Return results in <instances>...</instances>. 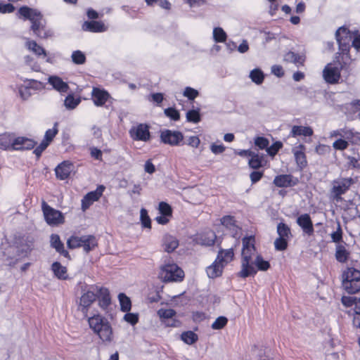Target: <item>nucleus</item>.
<instances>
[{
	"instance_id": "nucleus-59",
	"label": "nucleus",
	"mask_w": 360,
	"mask_h": 360,
	"mask_svg": "<svg viewBox=\"0 0 360 360\" xmlns=\"http://www.w3.org/2000/svg\"><path fill=\"white\" fill-rule=\"evenodd\" d=\"M282 147V144L280 142L274 143L271 146L266 148L267 153L271 155H275L279 149Z\"/></svg>"
},
{
	"instance_id": "nucleus-3",
	"label": "nucleus",
	"mask_w": 360,
	"mask_h": 360,
	"mask_svg": "<svg viewBox=\"0 0 360 360\" xmlns=\"http://www.w3.org/2000/svg\"><path fill=\"white\" fill-rule=\"evenodd\" d=\"M90 328L105 342L113 340L112 328L106 319L100 315H94L88 319Z\"/></svg>"
},
{
	"instance_id": "nucleus-53",
	"label": "nucleus",
	"mask_w": 360,
	"mask_h": 360,
	"mask_svg": "<svg viewBox=\"0 0 360 360\" xmlns=\"http://www.w3.org/2000/svg\"><path fill=\"white\" fill-rule=\"evenodd\" d=\"M159 211L162 215L170 217L172 215V208L170 205L165 202H161L159 204Z\"/></svg>"
},
{
	"instance_id": "nucleus-35",
	"label": "nucleus",
	"mask_w": 360,
	"mask_h": 360,
	"mask_svg": "<svg viewBox=\"0 0 360 360\" xmlns=\"http://www.w3.org/2000/svg\"><path fill=\"white\" fill-rule=\"evenodd\" d=\"M13 138L12 134L6 133L0 135V148L3 150L13 149Z\"/></svg>"
},
{
	"instance_id": "nucleus-22",
	"label": "nucleus",
	"mask_w": 360,
	"mask_h": 360,
	"mask_svg": "<svg viewBox=\"0 0 360 360\" xmlns=\"http://www.w3.org/2000/svg\"><path fill=\"white\" fill-rule=\"evenodd\" d=\"M96 298L98 299L99 306L105 309L110 304L109 291L107 288L97 286Z\"/></svg>"
},
{
	"instance_id": "nucleus-38",
	"label": "nucleus",
	"mask_w": 360,
	"mask_h": 360,
	"mask_svg": "<svg viewBox=\"0 0 360 360\" xmlns=\"http://www.w3.org/2000/svg\"><path fill=\"white\" fill-rule=\"evenodd\" d=\"M277 233L281 238L290 239L291 237L290 229L288 225L283 223H279L277 226Z\"/></svg>"
},
{
	"instance_id": "nucleus-43",
	"label": "nucleus",
	"mask_w": 360,
	"mask_h": 360,
	"mask_svg": "<svg viewBox=\"0 0 360 360\" xmlns=\"http://www.w3.org/2000/svg\"><path fill=\"white\" fill-rule=\"evenodd\" d=\"M226 34L221 27H215L213 30V38L216 42H224Z\"/></svg>"
},
{
	"instance_id": "nucleus-31",
	"label": "nucleus",
	"mask_w": 360,
	"mask_h": 360,
	"mask_svg": "<svg viewBox=\"0 0 360 360\" xmlns=\"http://www.w3.org/2000/svg\"><path fill=\"white\" fill-rule=\"evenodd\" d=\"M164 249L167 252H172L179 246V241L173 236L167 235L163 239Z\"/></svg>"
},
{
	"instance_id": "nucleus-15",
	"label": "nucleus",
	"mask_w": 360,
	"mask_h": 360,
	"mask_svg": "<svg viewBox=\"0 0 360 360\" xmlns=\"http://www.w3.org/2000/svg\"><path fill=\"white\" fill-rule=\"evenodd\" d=\"M74 169L73 164L70 161H63L55 169L56 175L60 180L66 179Z\"/></svg>"
},
{
	"instance_id": "nucleus-46",
	"label": "nucleus",
	"mask_w": 360,
	"mask_h": 360,
	"mask_svg": "<svg viewBox=\"0 0 360 360\" xmlns=\"http://www.w3.org/2000/svg\"><path fill=\"white\" fill-rule=\"evenodd\" d=\"M141 221L143 226L146 228H150V219L146 209L142 208L140 212Z\"/></svg>"
},
{
	"instance_id": "nucleus-63",
	"label": "nucleus",
	"mask_w": 360,
	"mask_h": 360,
	"mask_svg": "<svg viewBox=\"0 0 360 360\" xmlns=\"http://www.w3.org/2000/svg\"><path fill=\"white\" fill-rule=\"evenodd\" d=\"M330 150V147L326 145L319 144L315 148V151L319 155H325Z\"/></svg>"
},
{
	"instance_id": "nucleus-57",
	"label": "nucleus",
	"mask_w": 360,
	"mask_h": 360,
	"mask_svg": "<svg viewBox=\"0 0 360 360\" xmlns=\"http://www.w3.org/2000/svg\"><path fill=\"white\" fill-rule=\"evenodd\" d=\"M342 231L340 225L338 224L336 231L331 233V238L333 242L339 243L342 238Z\"/></svg>"
},
{
	"instance_id": "nucleus-60",
	"label": "nucleus",
	"mask_w": 360,
	"mask_h": 360,
	"mask_svg": "<svg viewBox=\"0 0 360 360\" xmlns=\"http://www.w3.org/2000/svg\"><path fill=\"white\" fill-rule=\"evenodd\" d=\"M124 319L130 324L135 325L139 321V317L137 314L127 313L124 315Z\"/></svg>"
},
{
	"instance_id": "nucleus-45",
	"label": "nucleus",
	"mask_w": 360,
	"mask_h": 360,
	"mask_svg": "<svg viewBox=\"0 0 360 360\" xmlns=\"http://www.w3.org/2000/svg\"><path fill=\"white\" fill-rule=\"evenodd\" d=\"M176 314L174 309H160L158 311V315L160 319H171Z\"/></svg>"
},
{
	"instance_id": "nucleus-1",
	"label": "nucleus",
	"mask_w": 360,
	"mask_h": 360,
	"mask_svg": "<svg viewBox=\"0 0 360 360\" xmlns=\"http://www.w3.org/2000/svg\"><path fill=\"white\" fill-rule=\"evenodd\" d=\"M241 255V270L238 274L241 278L254 276L257 270L266 271L270 267L269 262L257 253L255 238L252 236L243 238Z\"/></svg>"
},
{
	"instance_id": "nucleus-19",
	"label": "nucleus",
	"mask_w": 360,
	"mask_h": 360,
	"mask_svg": "<svg viewBox=\"0 0 360 360\" xmlns=\"http://www.w3.org/2000/svg\"><path fill=\"white\" fill-rule=\"evenodd\" d=\"M304 150L305 146L302 144H300L292 148V153L294 154L296 163L300 169L304 168L307 165Z\"/></svg>"
},
{
	"instance_id": "nucleus-48",
	"label": "nucleus",
	"mask_w": 360,
	"mask_h": 360,
	"mask_svg": "<svg viewBox=\"0 0 360 360\" xmlns=\"http://www.w3.org/2000/svg\"><path fill=\"white\" fill-rule=\"evenodd\" d=\"M288 239L278 237L274 241L275 248L280 251L285 250L288 247Z\"/></svg>"
},
{
	"instance_id": "nucleus-42",
	"label": "nucleus",
	"mask_w": 360,
	"mask_h": 360,
	"mask_svg": "<svg viewBox=\"0 0 360 360\" xmlns=\"http://www.w3.org/2000/svg\"><path fill=\"white\" fill-rule=\"evenodd\" d=\"M181 340L188 345H192L198 340V335L193 331H186L181 334Z\"/></svg>"
},
{
	"instance_id": "nucleus-20",
	"label": "nucleus",
	"mask_w": 360,
	"mask_h": 360,
	"mask_svg": "<svg viewBox=\"0 0 360 360\" xmlns=\"http://www.w3.org/2000/svg\"><path fill=\"white\" fill-rule=\"evenodd\" d=\"M94 103L96 106H102L110 98V94L105 90L94 87L91 93Z\"/></svg>"
},
{
	"instance_id": "nucleus-36",
	"label": "nucleus",
	"mask_w": 360,
	"mask_h": 360,
	"mask_svg": "<svg viewBox=\"0 0 360 360\" xmlns=\"http://www.w3.org/2000/svg\"><path fill=\"white\" fill-rule=\"evenodd\" d=\"M284 60L289 63H293L298 66L304 63V58L303 56H301L292 51H289L285 54Z\"/></svg>"
},
{
	"instance_id": "nucleus-6",
	"label": "nucleus",
	"mask_w": 360,
	"mask_h": 360,
	"mask_svg": "<svg viewBox=\"0 0 360 360\" xmlns=\"http://www.w3.org/2000/svg\"><path fill=\"white\" fill-rule=\"evenodd\" d=\"M69 248L75 249L82 247L86 252L92 250L97 245V240L94 236H72L68 241Z\"/></svg>"
},
{
	"instance_id": "nucleus-9",
	"label": "nucleus",
	"mask_w": 360,
	"mask_h": 360,
	"mask_svg": "<svg viewBox=\"0 0 360 360\" xmlns=\"http://www.w3.org/2000/svg\"><path fill=\"white\" fill-rule=\"evenodd\" d=\"M354 183L352 178H344L333 181L331 189L333 199L339 201L341 199L340 196L345 193Z\"/></svg>"
},
{
	"instance_id": "nucleus-29",
	"label": "nucleus",
	"mask_w": 360,
	"mask_h": 360,
	"mask_svg": "<svg viewBox=\"0 0 360 360\" xmlns=\"http://www.w3.org/2000/svg\"><path fill=\"white\" fill-rule=\"evenodd\" d=\"M313 129L309 127L295 125L292 127L290 135L292 137L298 136H311L313 135Z\"/></svg>"
},
{
	"instance_id": "nucleus-2",
	"label": "nucleus",
	"mask_w": 360,
	"mask_h": 360,
	"mask_svg": "<svg viewBox=\"0 0 360 360\" xmlns=\"http://www.w3.org/2000/svg\"><path fill=\"white\" fill-rule=\"evenodd\" d=\"M18 13L32 22L31 30L37 37L46 39L51 36L50 32L46 30L43 22L42 15L37 10L22 6L19 8Z\"/></svg>"
},
{
	"instance_id": "nucleus-17",
	"label": "nucleus",
	"mask_w": 360,
	"mask_h": 360,
	"mask_svg": "<svg viewBox=\"0 0 360 360\" xmlns=\"http://www.w3.org/2000/svg\"><path fill=\"white\" fill-rule=\"evenodd\" d=\"M36 143L30 139L20 136L13 138V150H30L33 148Z\"/></svg>"
},
{
	"instance_id": "nucleus-4",
	"label": "nucleus",
	"mask_w": 360,
	"mask_h": 360,
	"mask_svg": "<svg viewBox=\"0 0 360 360\" xmlns=\"http://www.w3.org/2000/svg\"><path fill=\"white\" fill-rule=\"evenodd\" d=\"M342 287L349 294L360 291V271L353 267L347 268L342 274Z\"/></svg>"
},
{
	"instance_id": "nucleus-39",
	"label": "nucleus",
	"mask_w": 360,
	"mask_h": 360,
	"mask_svg": "<svg viewBox=\"0 0 360 360\" xmlns=\"http://www.w3.org/2000/svg\"><path fill=\"white\" fill-rule=\"evenodd\" d=\"M251 80L257 84H261L264 81V74L259 69H254L250 73Z\"/></svg>"
},
{
	"instance_id": "nucleus-47",
	"label": "nucleus",
	"mask_w": 360,
	"mask_h": 360,
	"mask_svg": "<svg viewBox=\"0 0 360 360\" xmlns=\"http://www.w3.org/2000/svg\"><path fill=\"white\" fill-rule=\"evenodd\" d=\"M186 119L188 122L198 123L200 120L199 112L197 110H189L186 113Z\"/></svg>"
},
{
	"instance_id": "nucleus-41",
	"label": "nucleus",
	"mask_w": 360,
	"mask_h": 360,
	"mask_svg": "<svg viewBox=\"0 0 360 360\" xmlns=\"http://www.w3.org/2000/svg\"><path fill=\"white\" fill-rule=\"evenodd\" d=\"M71 58L72 61L76 65H82L86 62L85 54L79 50L73 51Z\"/></svg>"
},
{
	"instance_id": "nucleus-16",
	"label": "nucleus",
	"mask_w": 360,
	"mask_h": 360,
	"mask_svg": "<svg viewBox=\"0 0 360 360\" xmlns=\"http://www.w3.org/2000/svg\"><path fill=\"white\" fill-rule=\"evenodd\" d=\"M48 83L51 85L56 91L60 94L68 93L70 89L68 83L65 82L60 77L56 75L49 76Z\"/></svg>"
},
{
	"instance_id": "nucleus-23",
	"label": "nucleus",
	"mask_w": 360,
	"mask_h": 360,
	"mask_svg": "<svg viewBox=\"0 0 360 360\" xmlns=\"http://www.w3.org/2000/svg\"><path fill=\"white\" fill-rule=\"evenodd\" d=\"M296 181L293 180V177L290 174H282L276 176L274 180V184L280 188L289 187L295 185Z\"/></svg>"
},
{
	"instance_id": "nucleus-40",
	"label": "nucleus",
	"mask_w": 360,
	"mask_h": 360,
	"mask_svg": "<svg viewBox=\"0 0 360 360\" xmlns=\"http://www.w3.org/2000/svg\"><path fill=\"white\" fill-rule=\"evenodd\" d=\"M121 309L123 311H129L131 309V304L130 299L124 293L118 295Z\"/></svg>"
},
{
	"instance_id": "nucleus-24",
	"label": "nucleus",
	"mask_w": 360,
	"mask_h": 360,
	"mask_svg": "<svg viewBox=\"0 0 360 360\" xmlns=\"http://www.w3.org/2000/svg\"><path fill=\"white\" fill-rule=\"evenodd\" d=\"M221 221L222 225L229 230L233 237L236 238L238 236L240 229L235 224V221L232 217L225 216L221 219Z\"/></svg>"
},
{
	"instance_id": "nucleus-50",
	"label": "nucleus",
	"mask_w": 360,
	"mask_h": 360,
	"mask_svg": "<svg viewBox=\"0 0 360 360\" xmlns=\"http://www.w3.org/2000/svg\"><path fill=\"white\" fill-rule=\"evenodd\" d=\"M251 158L249 160V165L252 169H258L262 166V160L258 155L254 152L253 155L250 156Z\"/></svg>"
},
{
	"instance_id": "nucleus-14",
	"label": "nucleus",
	"mask_w": 360,
	"mask_h": 360,
	"mask_svg": "<svg viewBox=\"0 0 360 360\" xmlns=\"http://www.w3.org/2000/svg\"><path fill=\"white\" fill-rule=\"evenodd\" d=\"M323 76L328 83L335 84L340 78V71L338 68L333 67L331 64H328L323 71Z\"/></svg>"
},
{
	"instance_id": "nucleus-49",
	"label": "nucleus",
	"mask_w": 360,
	"mask_h": 360,
	"mask_svg": "<svg viewBox=\"0 0 360 360\" xmlns=\"http://www.w3.org/2000/svg\"><path fill=\"white\" fill-rule=\"evenodd\" d=\"M355 316L353 323L355 327L360 329V299L356 302L354 307Z\"/></svg>"
},
{
	"instance_id": "nucleus-52",
	"label": "nucleus",
	"mask_w": 360,
	"mask_h": 360,
	"mask_svg": "<svg viewBox=\"0 0 360 360\" xmlns=\"http://www.w3.org/2000/svg\"><path fill=\"white\" fill-rule=\"evenodd\" d=\"M57 123H55L54 127L52 129H48L45 133V141H48L49 143L51 142L53 139L58 133Z\"/></svg>"
},
{
	"instance_id": "nucleus-25",
	"label": "nucleus",
	"mask_w": 360,
	"mask_h": 360,
	"mask_svg": "<svg viewBox=\"0 0 360 360\" xmlns=\"http://www.w3.org/2000/svg\"><path fill=\"white\" fill-rule=\"evenodd\" d=\"M82 29L93 32H103L107 30V27L101 21H86L82 25Z\"/></svg>"
},
{
	"instance_id": "nucleus-33",
	"label": "nucleus",
	"mask_w": 360,
	"mask_h": 360,
	"mask_svg": "<svg viewBox=\"0 0 360 360\" xmlns=\"http://www.w3.org/2000/svg\"><path fill=\"white\" fill-rule=\"evenodd\" d=\"M354 136V131L352 129L347 128L334 130L330 134V137L331 138L340 137V139L344 138L347 140H351Z\"/></svg>"
},
{
	"instance_id": "nucleus-30",
	"label": "nucleus",
	"mask_w": 360,
	"mask_h": 360,
	"mask_svg": "<svg viewBox=\"0 0 360 360\" xmlns=\"http://www.w3.org/2000/svg\"><path fill=\"white\" fill-rule=\"evenodd\" d=\"M51 245L55 248L62 255L67 257L68 255V251L64 249V245L61 242L60 237L57 234H52L51 236Z\"/></svg>"
},
{
	"instance_id": "nucleus-5",
	"label": "nucleus",
	"mask_w": 360,
	"mask_h": 360,
	"mask_svg": "<svg viewBox=\"0 0 360 360\" xmlns=\"http://www.w3.org/2000/svg\"><path fill=\"white\" fill-rule=\"evenodd\" d=\"M160 278L164 282H179L184 277V271L174 263H168L161 266Z\"/></svg>"
},
{
	"instance_id": "nucleus-8",
	"label": "nucleus",
	"mask_w": 360,
	"mask_h": 360,
	"mask_svg": "<svg viewBox=\"0 0 360 360\" xmlns=\"http://www.w3.org/2000/svg\"><path fill=\"white\" fill-rule=\"evenodd\" d=\"M41 208L45 220L49 225H58L64 222L62 213L51 207L44 200L42 201Z\"/></svg>"
},
{
	"instance_id": "nucleus-56",
	"label": "nucleus",
	"mask_w": 360,
	"mask_h": 360,
	"mask_svg": "<svg viewBox=\"0 0 360 360\" xmlns=\"http://www.w3.org/2000/svg\"><path fill=\"white\" fill-rule=\"evenodd\" d=\"M15 11V7L11 4L0 3V13H11Z\"/></svg>"
},
{
	"instance_id": "nucleus-27",
	"label": "nucleus",
	"mask_w": 360,
	"mask_h": 360,
	"mask_svg": "<svg viewBox=\"0 0 360 360\" xmlns=\"http://www.w3.org/2000/svg\"><path fill=\"white\" fill-rule=\"evenodd\" d=\"M350 255L349 251L346 248V244L338 243L335 248V259L340 263H345Z\"/></svg>"
},
{
	"instance_id": "nucleus-34",
	"label": "nucleus",
	"mask_w": 360,
	"mask_h": 360,
	"mask_svg": "<svg viewBox=\"0 0 360 360\" xmlns=\"http://www.w3.org/2000/svg\"><path fill=\"white\" fill-rule=\"evenodd\" d=\"M52 271H53L55 276L59 278L65 280L68 278L67 269L66 267L62 266L59 262H54L51 266Z\"/></svg>"
},
{
	"instance_id": "nucleus-7",
	"label": "nucleus",
	"mask_w": 360,
	"mask_h": 360,
	"mask_svg": "<svg viewBox=\"0 0 360 360\" xmlns=\"http://www.w3.org/2000/svg\"><path fill=\"white\" fill-rule=\"evenodd\" d=\"M96 285H91L82 290L79 300L78 309L83 314L84 317H88L87 311L89 307L96 299Z\"/></svg>"
},
{
	"instance_id": "nucleus-64",
	"label": "nucleus",
	"mask_w": 360,
	"mask_h": 360,
	"mask_svg": "<svg viewBox=\"0 0 360 360\" xmlns=\"http://www.w3.org/2000/svg\"><path fill=\"white\" fill-rule=\"evenodd\" d=\"M210 149L213 153L219 154L225 150V147L223 145L212 144Z\"/></svg>"
},
{
	"instance_id": "nucleus-13",
	"label": "nucleus",
	"mask_w": 360,
	"mask_h": 360,
	"mask_svg": "<svg viewBox=\"0 0 360 360\" xmlns=\"http://www.w3.org/2000/svg\"><path fill=\"white\" fill-rule=\"evenodd\" d=\"M105 189L103 186H99L96 191L88 193L82 200V209L85 211L94 202L97 201Z\"/></svg>"
},
{
	"instance_id": "nucleus-37",
	"label": "nucleus",
	"mask_w": 360,
	"mask_h": 360,
	"mask_svg": "<svg viewBox=\"0 0 360 360\" xmlns=\"http://www.w3.org/2000/svg\"><path fill=\"white\" fill-rule=\"evenodd\" d=\"M80 103L79 98H75L73 95L69 94L64 101V105L67 109L73 110Z\"/></svg>"
},
{
	"instance_id": "nucleus-18",
	"label": "nucleus",
	"mask_w": 360,
	"mask_h": 360,
	"mask_svg": "<svg viewBox=\"0 0 360 360\" xmlns=\"http://www.w3.org/2000/svg\"><path fill=\"white\" fill-rule=\"evenodd\" d=\"M297 224L302 228L303 232L308 236L314 234V230L311 219L308 214H303L297 217Z\"/></svg>"
},
{
	"instance_id": "nucleus-62",
	"label": "nucleus",
	"mask_w": 360,
	"mask_h": 360,
	"mask_svg": "<svg viewBox=\"0 0 360 360\" xmlns=\"http://www.w3.org/2000/svg\"><path fill=\"white\" fill-rule=\"evenodd\" d=\"M200 143V140L196 136H190L187 140V144L193 148H198Z\"/></svg>"
},
{
	"instance_id": "nucleus-11",
	"label": "nucleus",
	"mask_w": 360,
	"mask_h": 360,
	"mask_svg": "<svg viewBox=\"0 0 360 360\" xmlns=\"http://www.w3.org/2000/svg\"><path fill=\"white\" fill-rule=\"evenodd\" d=\"M161 141L170 146H179L184 140V135L179 131L165 129L161 131Z\"/></svg>"
},
{
	"instance_id": "nucleus-51",
	"label": "nucleus",
	"mask_w": 360,
	"mask_h": 360,
	"mask_svg": "<svg viewBox=\"0 0 360 360\" xmlns=\"http://www.w3.org/2000/svg\"><path fill=\"white\" fill-rule=\"evenodd\" d=\"M165 114L167 117H169L171 120L174 121H177L180 118V114L178 110L173 108H168L165 110Z\"/></svg>"
},
{
	"instance_id": "nucleus-61",
	"label": "nucleus",
	"mask_w": 360,
	"mask_h": 360,
	"mask_svg": "<svg viewBox=\"0 0 360 360\" xmlns=\"http://www.w3.org/2000/svg\"><path fill=\"white\" fill-rule=\"evenodd\" d=\"M49 145V143L48 141L43 140L40 145L34 149V153L37 155V158H39Z\"/></svg>"
},
{
	"instance_id": "nucleus-58",
	"label": "nucleus",
	"mask_w": 360,
	"mask_h": 360,
	"mask_svg": "<svg viewBox=\"0 0 360 360\" xmlns=\"http://www.w3.org/2000/svg\"><path fill=\"white\" fill-rule=\"evenodd\" d=\"M255 144L260 149H264L267 148L269 145V141L264 137H257L255 140Z\"/></svg>"
},
{
	"instance_id": "nucleus-55",
	"label": "nucleus",
	"mask_w": 360,
	"mask_h": 360,
	"mask_svg": "<svg viewBox=\"0 0 360 360\" xmlns=\"http://www.w3.org/2000/svg\"><path fill=\"white\" fill-rule=\"evenodd\" d=\"M348 142L342 139H339L333 143V147L335 150H343L348 147Z\"/></svg>"
},
{
	"instance_id": "nucleus-21",
	"label": "nucleus",
	"mask_w": 360,
	"mask_h": 360,
	"mask_svg": "<svg viewBox=\"0 0 360 360\" xmlns=\"http://www.w3.org/2000/svg\"><path fill=\"white\" fill-rule=\"evenodd\" d=\"M216 238L217 236L214 232L209 230L198 235L195 240L196 243L200 245L210 246L214 244Z\"/></svg>"
},
{
	"instance_id": "nucleus-54",
	"label": "nucleus",
	"mask_w": 360,
	"mask_h": 360,
	"mask_svg": "<svg viewBox=\"0 0 360 360\" xmlns=\"http://www.w3.org/2000/svg\"><path fill=\"white\" fill-rule=\"evenodd\" d=\"M184 96L190 100L195 99L198 96V91L191 87H186L184 91Z\"/></svg>"
},
{
	"instance_id": "nucleus-12",
	"label": "nucleus",
	"mask_w": 360,
	"mask_h": 360,
	"mask_svg": "<svg viewBox=\"0 0 360 360\" xmlns=\"http://www.w3.org/2000/svg\"><path fill=\"white\" fill-rule=\"evenodd\" d=\"M129 134L134 141H147L150 138L149 127L145 124H139L129 130Z\"/></svg>"
},
{
	"instance_id": "nucleus-44",
	"label": "nucleus",
	"mask_w": 360,
	"mask_h": 360,
	"mask_svg": "<svg viewBox=\"0 0 360 360\" xmlns=\"http://www.w3.org/2000/svg\"><path fill=\"white\" fill-rule=\"evenodd\" d=\"M227 323L228 319L225 316H219L212 323L211 327L214 330H220L223 328Z\"/></svg>"
},
{
	"instance_id": "nucleus-28",
	"label": "nucleus",
	"mask_w": 360,
	"mask_h": 360,
	"mask_svg": "<svg viewBox=\"0 0 360 360\" xmlns=\"http://www.w3.org/2000/svg\"><path fill=\"white\" fill-rule=\"evenodd\" d=\"M234 256V252L233 248H229L227 250H220L218 252L217 259V262L221 263L224 266L232 261Z\"/></svg>"
},
{
	"instance_id": "nucleus-10",
	"label": "nucleus",
	"mask_w": 360,
	"mask_h": 360,
	"mask_svg": "<svg viewBox=\"0 0 360 360\" xmlns=\"http://www.w3.org/2000/svg\"><path fill=\"white\" fill-rule=\"evenodd\" d=\"M335 37L339 44V49L342 53L348 51L349 44L353 40L350 32L345 27H340L335 33Z\"/></svg>"
},
{
	"instance_id": "nucleus-32",
	"label": "nucleus",
	"mask_w": 360,
	"mask_h": 360,
	"mask_svg": "<svg viewBox=\"0 0 360 360\" xmlns=\"http://www.w3.org/2000/svg\"><path fill=\"white\" fill-rule=\"evenodd\" d=\"M25 46L31 51L34 53L37 56H46V51L45 49L39 46L35 41L27 39Z\"/></svg>"
},
{
	"instance_id": "nucleus-26",
	"label": "nucleus",
	"mask_w": 360,
	"mask_h": 360,
	"mask_svg": "<svg viewBox=\"0 0 360 360\" xmlns=\"http://www.w3.org/2000/svg\"><path fill=\"white\" fill-rule=\"evenodd\" d=\"M224 267V266L219 262H217V259H216L206 269L208 277L215 278L220 276L222 274Z\"/></svg>"
}]
</instances>
